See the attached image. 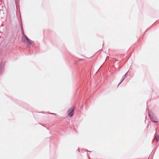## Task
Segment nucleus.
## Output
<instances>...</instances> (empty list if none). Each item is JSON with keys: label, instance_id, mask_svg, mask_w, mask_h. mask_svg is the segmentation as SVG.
<instances>
[{"label": "nucleus", "instance_id": "1", "mask_svg": "<svg viewBox=\"0 0 159 159\" xmlns=\"http://www.w3.org/2000/svg\"><path fill=\"white\" fill-rule=\"evenodd\" d=\"M21 41L28 46H30L32 44L31 40L29 39L26 35L22 36Z\"/></svg>", "mask_w": 159, "mask_h": 159}, {"label": "nucleus", "instance_id": "2", "mask_svg": "<svg viewBox=\"0 0 159 159\" xmlns=\"http://www.w3.org/2000/svg\"><path fill=\"white\" fill-rule=\"evenodd\" d=\"M75 109V107H73L69 109L67 112L68 115L70 117L74 115Z\"/></svg>", "mask_w": 159, "mask_h": 159}, {"label": "nucleus", "instance_id": "3", "mask_svg": "<svg viewBox=\"0 0 159 159\" xmlns=\"http://www.w3.org/2000/svg\"><path fill=\"white\" fill-rule=\"evenodd\" d=\"M150 118L151 120L153 122L157 123L158 122V120L157 119L154 117L152 116L150 117Z\"/></svg>", "mask_w": 159, "mask_h": 159}, {"label": "nucleus", "instance_id": "4", "mask_svg": "<svg viewBox=\"0 0 159 159\" xmlns=\"http://www.w3.org/2000/svg\"><path fill=\"white\" fill-rule=\"evenodd\" d=\"M155 139L156 140V142H157L159 139V136H156L155 137Z\"/></svg>", "mask_w": 159, "mask_h": 159}, {"label": "nucleus", "instance_id": "5", "mask_svg": "<svg viewBox=\"0 0 159 159\" xmlns=\"http://www.w3.org/2000/svg\"><path fill=\"white\" fill-rule=\"evenodd\" d=\"M21 32H22V36H23L24 35H25L24 33V30L23 29V28H22V31H21Z\"/></svg>", "mask_w": 159, "mask_h": 159}]
</instances>
